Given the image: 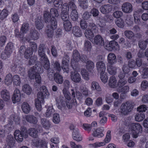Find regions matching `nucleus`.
I'll use <instances>...</instances> for the list:
<instances>
[{
    "label": "nucleus",
    "instance_id": "24",
    "mask_svg": "<svg viewBox=\"0 0 148 148\" xmlns=\"http://www.w3.org/2000/svg\"><path fill=\"white\" fill-rule=\"evenodd\" d=\"M35 26L37 29L39 30L42 29L44 27V24L40 16H38L36 19Z\"/></svg>",
    "mask_w": 148,
    "mask_h": 148
},
{
    "label": "nucleus",
    "instance_id": "27",
    "mask_svg": "<svg viewBox=\"0 0 148 148\" xmlns=\"http://www.w3.org/2000/svg\"><path fill=\"white\" fill-rule=\"evenodd\" d=\"M107 70L108 72L111 75H115L117 73V69L115 66H113L111 65H107Z\"/></svg>",
    "mask_w": 148,
    "mask_h": 148
},
{
    "label": "nucleus",
    "instance_id": "5",
    "mask_svg": "<svg viewBox=\"0 0 148 148\" xmlns=\"http://www.w3.org/2000/svg\"><path fill=\"white\" fill-rule=\"evenodd\" d=\"M133 108L132 103L129 101L123 103L120 107L121 114L123 115H127L132 110Z\"/></svg>",
    "mask_w": 148,
    "mask_h": 148
},
{
    "label": "nucleus",
    "instance_id": "32",
    "mask_svg": "<svg viewBox=\"0 0 148 148\" xmlns=\"http://www.w3.org/2000/svg\"><path fill=\"white\" fill-rule=\"evenodd\" d=\"M21 108L23 111L26 114L29 113L30 110V106L27 102H24L22 103Z\"/></svg>",
    "mask_w": 148,
    "mask_h": 148
},
{
    "label": "nucleus",
    "instance_id": "18",
    "mask_svg": "<svg viewBox=\"0 0 148 148\" xmlns=\"http://www.w3.org/2000/svg\"><path fill=\"white\" fill-rule=\"evenodd\" d=\"M93 42L96 45L100 46H104L103 39L100 35H97L95 37Z\"/></svg>",
    "mask_w": 148,
    "mask_h": 148
},
{
    "label": "nucleus",
    "instance_id": "59",
    "mask_svg": "<svg viewBox=\"0 0 148 148\" xmlns=\"http://www.w3.org/2000/svg\"><path fill=\"white\" fill-rule=\"evenodd\" d=\"M11 53L5 50L4 51L2 52L1 54V58L3 59H5L9 58L11 55Z\"/></svg>",
    "mask_w": 148,
    "mask_h": 148
},
{
    "label": "nucleus",
    "instance_id": "50",
    "mask_svg": "<svg viewBox=\"0 0 148 148\" xmlns=\"http://www.w3.org/2000/svg\"><path fill=\"white\" fill-rule=\"evenodd\" d=\"M87 69L90 71L92 70L94 68V64L91 60H88L86 63Z\"/></svg>",
    "mask_w": 148,
    "mask_h": 148
},
{
    "label": "nucleus",
    "instance_id": "22",
    "mask_svg": "<svg viewBox=\"0 0 148 148\" xmlns=\"http://www.w3.org/2000/svg\"><path fill=\"white\" fill-rule=\"evenodd\" d=\"M108 85L112 88H115L117 87V80L114 76H112L110 77L109 80Z\"/></svg>",
    "mask_w": 148,
    "mask_h": 148
},
{
    "label": "nucleus",
    "instance_id": "64",
    "mask_svg": "<svg viewBox=\"0 0 148 148\" xmlns=\"http://www.w3.org/2000/svg\"><path fill=\"white\" fill-rule=\"evenodd\" d=\"M123 15V12L117 10L115 11L113 14V16L116 18H119L122 17Z\"/></svg>",
    "mask_w": 148,
    "mask_h": 148
},
{
    "label": "nucleus",
    "instance_id": "30",
    "mask_svg": "<svg viewBox=\"0 0 148 148\" xmlns=\"http://www.w3.org/2000/svg\"><path fill=\"white\" fill-rule=\"evenodd\" d=\"M41 123L43 127L46 129H48L50 127V122L46 119H41Z\"/></svg>",
    "mask_w": 148,
    "mask_h": 148
},
{
    "label": "nucleus",
    "instance_id": "17",
    "mask_svg": "<svg viewBox=\"0 0 148 148\" xmlns=\"http://www.w3.org/2000/svg\"><path fill=\"white\" fill-rule=\"evenodd\" d=\"M112 9V6L110 4H107L102 6L100 8V10L103 14H106L110 13Z\"/></svg>",
    "mask_w": 148,
    "mask_h": 148
},
{
    "label": "nucleus",
    "instance_id": "7",
    "mask_svg": "<svg viewBox=\"0 0 148 148\" xmlns=\"http://www.w3.org/2000/svg\"><path fill=\"white\" fill-rule=\"evenodd\" d=\"M97 59H98L99 61L96 64L97 70L100 73H104L106 67L103 62L104 58L102 56L99 55L98 56Z\"/></svg>",
    "mask_w": 148,
    "mask_h": 148
},
{
    "label": "nucleus",
    "instance_id": "39",
    "mask_svg": "<svg viewBox=\"0 0 148 148\" xmlns=\"http://www.w3.org/2000/svg\"><path fill=\"white\" fill-rule=\"evenodd\" d=\"M46 49V47L43 44H41L39 45L38 49V54L39 56L46 55L45 53Z\"/></svg>",
    "mask_w": 148,
    "mask_h": 148
},
{
    "label": "nucleus",
    "instance_id": "33",
    "mask_svg": "<svg viewBox=\"0 0 148 148\" xmlns=\"http://www.w3.org/2000/svg\"><path fill=\"white\" fill-rule=\"evenodd\" d=\"M84 34L86 38L89 40H90L94 36L93 33L91 30L89 29H86L85 30Z\"/></svg>",
    "mask_w": 148,
    "mask_h": 148
},
{
    "label": "nucleus",
    "instance_id": "4",
    "mask_svg": "<svg viewBox=\"0 0 148 148\" xmlns=\"http://www.w3.org/2000/svg\"><path fill=\"white\" fill-rule=\"evenodd\" d=\"M129 130L132 134L133 137L137 138L142 131V127L138 123H133L130 124Z\"/></svg>",
    "mask_w": 148,
    "mask_h": 148
},
{
    "label": "nucleus",
    "instance_id": "25",
    "mask_svg": "<svg viewBox=\"0 0 148 148\" xmlns=\"http://www.w3.org/2000/svg\"><path fill=\"white\" fill-rule=\"evenodd\" d=\"M29 29V25L28 23L25 22L22 25L20 29V32L21 33L24 34L27 33Z\"/></svg>",
    "mask_w": 148,
    "mask_h": 148
},
{
    "label": "nucleus",
    "instance_id": "28",
    "mask_svg": "<svg viewBox=\"0 0 148 148\" xmlns=\"http://www.w3.org/2000/svg\"><path fill=\"white\" fill-rule=\"evenodd\" d=\"M90 88L92 90H96L98 91L101 90V88L99 83L96 81H93L91 82Z\"/></svg>",
    "mask_w": 148,
    "mask_h": 148
},
{
    "label": "nucleus",
    "instance_id": "60",
    "mask_svg": "<svg viewBox=\"0 0 148 148\" xmlns=\"http://www.w3.org/2000/svg\"><path fill=\"white\" fill-rule=\"evenodd\" d=\"M50 13L52 16L51 18H53L54 17H58L59 15L57 10L54 8H52L51 9Z\"/></svg>",
    "mask_w": 148,
    "mask_h": 148
},
{
    "label": "nucleus",
    "instance_id": "53",
    "mask_svg": "<svg viewBox=\"0 0 148 148\" xmlns=\"http://www.w3.org/2000/svg\"><path fill=\"white\" fill-rule=\"evenodd\" d=\"M55 74L54 70L52 69H50L47 71V76L49 79L51 80H52L54 79Z\"/></svg>",
    "mask_w": 148,
    "mask_h": 148
},
{
    "label": "nucleus",
    "instance_id": "40",
    "mask_svg": "<svg viewBox=\"0 0 148 148\" xmlns=\"http://www.w3.org/2000/svg\"><path fill=\"white\" fill-rule=\"evenodd\" d=\"M79 6L83 9H86L88 7V0H78Z\"/></svg>",
    "mask_w": 148,
    "mask_h": 148
},
{
    "label": "nucleus",
    "instance_id": "3",
    "mask_svg": "<svg viewBox=\"0 0 148 148\" xmlns=\"http://www.w3.org/2000/svg\"><path fill=\"white\" fill-rule=\"evenodd\" d=\"M9 121V123L4 127V129L6 132H10L13 130L14 126L12 124L14 122L16 124H19L20 122V119L18 117L12 114L10 116Z\"/></svg>",
    "mask_w": 148,
    "mask_h": 148
},
{
    "label": "nucleus",
    "instance_id": "23",
    "mask_svg": "<svg viewBox=\"0 0 148 148\" xmlns=\"http://www.w3.org/2000/svg\"><path fill=\"white\" fill-rule=\"evenodd\" d=\"M14 138L18 142H22L23 140V137L25 138V136L22 134L20 131L18 130H16L14 132Z\"/></svg>",
    "mask_w": 148,
    "mask_h": 148
},
{
    "label": "nucleus",
    "instance_id": "47",
    "mask_svg": "<svg viewBox=\"0 0 148 148\" xmlns=\"http://www.w3.org/2000/svg\"><path fill=\"white\" fill-rule=\"evenodd\" d=\"M33 53L32 49L30 47H27L24 54V57L26 59L29 58L31 57Z\"/></svg>",
    "mask_w": 148,
    "mask_h": 148
},
{
    "label": "nucleus",
    "instance_id": "52",
    "mask_svg": "<svg viewBox=\"0 0 148 148\" xmlns=\"http://www.w3.org/2000/svg\"><path fill=\"white\" fill-rule=\"evenodd\" d=\"M8 15V11L5 9H3L1 12L0 11V20H3Z\"/></svg>",
    "mask_w": 148,
    "mask_h": 148
},
{
    "label": "nucleus",
    "instance_id": "48",
    "mask_svg": "<svg viewBox=\"0 0 148 148\" xmlns=\"http://www.w3.org/2000/svg\"><path fill=\"white\" fill-rule=\"evenodd\" d=\"M63 93L64 95L65 99V101H70L71 99L70 94L67 89L66 88H63Z\"/></svg>",
    "mask_w": 148,
    "mask_h": 148
},
{
    "label": "nucleus",
    "instance_id": "42",
    "mask_svg": "<svg viewBox=\"0 0 148 148\" xmlns=\"http://www.w3.org/2000/svg\"><path fill=\"white\" fill-rule=\"evenodd\" d=\"M43 17L44 21L47 23H49L51 20V16L49 12L45 11L43 14Z\"/></svg>",
    "mask_w": 148,
    "mask_h": 148
},
{
    "label": "nucleus",
    "instance_id": "63",
    "mask_svg": "<svg viewBox=\"0 0 148 148\" xmlns=\"http://www.w3.org/2000/svg\"><path fill=\"white\" fill-rule=\"evenodd\" d=\"M147 43L145 41L140 40L138 41L139 47L142 49H145L147 47Z\"/></svg>",
    "mask_w": 148,
    "mask_h": 148
},
{
    "label": "nucleus",
    "instance_id": "13",
    "mask_svg": "<svg viewBox=\"0 0 148 148\" xmlns=\"http://www.w3.org/2000/svg\"><path fill=\"white\" fill-rule=\"evenodd\" d=\"M66 8L64 6L61 8V18L64 21H69V11L66 10Z\"/></svg>",
    "mask_w": 148,
    "mask_h": 148
},
{
    "label": "nucleus",
    "instance_id": "1",
    "mask_svg": "<svg viewBox=\"0 0 148 148\" xmlns=\"http://www.w3.org/2000/svg\"><path fill=\"white\" fill-rule=\"evenodd\" d=\"M40 91L37 94V98L35 100V104L37 110L39 111L42 109L41 103L43 102L45 98H47L49 95V92L46 87L42 86L40 88Z\"/></svg>",
    "mask_w": 148,
    "mask_h": 148
},
{
    "label": "nucleus",
    "instance_id": "19",
    "mask_svg": "<svg viewBox=\"0 0 148 148\" xmlns=\"http://www.w3.org/2000/svg\"><path fill=\"white\" fill-rule=\"evenodd\" d=\"M72 136L73 139L77 141H81L82 139V137L79 133L78 129L74 130L73 132Z\"/></svg>",
    "mask_w": 148,
    "mask_h": 148
},
{
    "label": "nucleus",
    "instance_id": "55",
    "mask_svg": "<svg viewBox=\"0 0 148 148\" xmlns=\"http://www.w3.org/2000/svg\"><path fill=\"white\" fill-rule=\"evenodd\" d=\"M81 73L84 79L87 81L89 79V73L86 69H82L81 71Z\"/></svg>",
    "mask_w": 148,
    "mask_h": 148
},
{
    "label": "nucleus",
    "instance_id": "34",
    "mask_svg": "<svg viewBox=\"0 0 148 148\" xmlns=\"http://www.w3.org/2000/svg\"><path fill=\"white\" fill-rule=\"evenodd\" d=\"M6 140L8 144L7 146L13 147L14 145L15 140L12 136L11 135L8 136L6 138Z\"/></svg>",
    "mask_w": 148,
    "mask_h": 148
},
{
    "label": "nucleus",
    "instance_id": "58",
    "mask_svg": "<svg viewBox=\"0 0 148 148\" xmlns=\"http://www.w3.org/2000/svg\"><path fill=\"white\" fill-rule=\"evenodd\" d=\"M13 49V43L11 42H9L8 43L5 49V50L6 51L10 52V53H12Z\"/></svg>",
    "mask_w": 148,
    "mask_h": 148
},
{
    "label": "nucleus",
    "instance_id": "44",
    "mask_svg": "<svg viewBox=\"0 0 148 148\" xmlns=\"http://www.w3.org/2000/svg\"><path fill=\"white\" fill-rule=\"evenodd\" d=\"M12 75L11 74L9 73L6 76L5 79V83L6 85H10L12 84Z\"/></svg>",
    "mask_w": 148,
    "mask_h": 148
},
{
    "label": "nucleus",
    "instance_id": "16",
    "mask_svg": "<svg viewBox=\"0 0 148 148\" xmlns=\"http://www.w3.org/2000/svg\"><path fill=\"white\" fill-rule=\"evenodd\" d=\"M108 62L110 65H112L116 62V56L113 53H109L107 56Z\"/></svg>",
    "mask_w": 148,
    "mask_h": 148
},
{
    "label": "nucleus",
    "instance_id": "11",
    "mask_svg": "<svg viewBox=\"0 0 148 148\" xmlns=\"http://www.w3.org/2000/svg\"><path fill=\"white\" fill-rule=\"evenodd\" d=\"M122 11L125 13H130L133 11V7L132 4L128 2L123 3L121 6Z\"/></svg>",
    "mask_w": 148,
    "mask_h": 148
},
{
    "label": "nucleus",
    "instance_id": "57",
    "mask_svg": "<svg viewBox=\"0 0 148 148\" xmlns=\"http://www.w3.org/2000/svg\"><path fill=\"white\" fill-rule=\"evenodd\" d=\"M15 36L17 38H19L20 40L23 41H25V40H27V39L26 38L23 37V35L21 34H19V30L18 29H16L15 30Z\"/></svg>",
    "mask_w": 148,
    "mask_h": 148
},
{
    "label": "nucleus",
    "instance_id": "49",
    "mask_svg": "<svg viewBox=\"0 0 148 148\" xmlns=\"http://www.w3.org/2000/svg\"><path fill=\"white\" fill-rule=\"evenodd\" d=\"M125 36L129 39L132 40L134 38V33L130 30H126L124 32Z\"/></svg>",
    "mask_w": 148,
    "mask_h": 148
},
{
    "label": "nucleus",
    "instance_id": "31",
    "mask_svg": "<svg viewBox=\"0 0 148 148\" xmlns=\"http://www.w3.org/2000/svg\"><path fill=\"white\" fill-rule=\"evenodd\" d=\"M109 47L111 48L113 50H119V46L118 43L114 40H112L110 41L108 45Z\"/></svg>",
    "mask_w": 148,
    "mask_h": 148
},
{
    "label": "nucleus",
    "instance_id": "15",
    "mask_svg": "<svg viewBox=\"0 0 148 148\" xmlns=\"http://www.w3.org/2000/svg\"><path fill=\"white\" fill-rule=\"evenodd\" d=\"M21 96L19 90L17 88L16 89L14 92L13 96L12 97V100L13 103H15L20 101Z\"/></svg>",
    "mask_w": 148,
    "mask_h": 148
},
{
    "label": "nucleus",
    "instance_id": "51",
    "mask_svg": "<svg viewBox=\"0 0 148 148\" xmlns=\"http://www.w3.org/2000/svg\"><path fill=\"white\" fill-rule=\"evenodd\" d=\"M52 30H54L56 29L57 27V21L56 19L55 18H51V26H49V27Z\"/></svg>",
    "mask_w": 148,
    "mask_h": 148
},
{
    "label": "nucleus",
    "instance_id": "9",
    "mask_svg": "<svg viewBox=\"0 0 148 148\" xmlns=\"http://www.w3.org/2000/svg\"><path fill=\"white\" fill-rule=\"evenodd\" d=\"M70 58L68 55L64 53V56L63 57L61 67L64 72L68 73L69 70V62Z\"/></svg>",
    "mask_w": 148,
    "mask_h": 148
},
{
    "label": "nucleus",
    "instance_id": "6",
    "mask_svg": "<svg viewBox=\"0 0 148 148\" xmlns=\"http://www.w3.org/2000/svg\"><path fill=\"white\" fill-rule=\"evenodd\" d=\"M111 131L108 130L107 133L106 138L103 140V142H97L94 143L90 144V145L93 148H96L105 145L106 143H109L111 139Z\"/></svg>",
    "mask_w": 148,
    "mask_h": 148
},
{
    "label": "nucleus",
    "instance_id": "8",
    "mask_svg": "<svg viewBox=\"0 0 148 148\" xmlns=\"http://www.w3.org/2000/svg\"><path fill=\"white\" fill-rule=\"evenodd\" d=\"M43 72V69L41 67H40L38 66L35 65V66L31 68L29 71L28 75L29 78L31 79H34L35 76L38 73V72L41 73Z\"/></svg>",
    "mask_w": 148,
    "mask_h": 148
},
{
    "label": "nucleus",
    "instance_id": "20",
    "mask_svg": "<svg viewBox=\"0 0 148 148\" xmlns=\"http://www.w3.org/2000/svg\"><path fill=\"white\" fill-rule=\"evenodd\" d=\"M60 102L62 104V106L64 107H65L66 106L69 108L71 109L72 107V104L70 102V101H65V99L64 97L60 96Z\"/></svg>",
    "mask_w": 148,
    "mask_h": 148
},
{
    "label": "nucleus",
    "instance_id": "10",
    "mask_svg": "<svg viewBox=\"0 0 148 148\" xmlns=\"http://www.w3.org/2000/svg\"><path fill=\"white\" fill-rule=\"evenodd\" d=\"M72 56L73 59L71 62V66L73 69L76 70L77 69L75 68V67H76L75 65H77V62L80 60V56L78 51L74 50L73 52Z\"/></svg>",
    "mask_w": 148,
    "mask_h": 148
},
{
    "label": "nucleus",
    "instance_id": "41",
    "mask_svg": "<svg viewBox=\"0 0 148 148\" xmlns=\"http://www.w3.org/2000/svg\"><path fill=\"white\" fill-rule=\"evenodd\" d=\"M63 25L64 29L65 31L68 32L71 30L72 27V24L69 21H64Z\"/></svg>",
    "mask_w": 148,
    "mask_h": 148
},
{
    "label": "nucleus",
    "instance_id": "26",
    "mask_svg": "<svg viewBox=\"0 0 148 148\" xmlns=\"http://www.w3.org/2000/svg\"><path fill=\"white\" fill-rule=\"evenodd\" d=\"M72 33L75 36L80 37L82 35V33L79 27L75 26L73 28Z\"/></svg>",
    "mask_w": 148,
    "mask_h": 148
},
{
    "label": "nucleus",
    "instance_id": "35",
    "mask_svg": "<svg viewBox=\"0 0 148 148\" xmlns=\"http://www.w3.org/2000/svg\"><path fill=\"white\" fill-rule=\"evenodd\" d=\"M26 119L27 122L34 124H36L38 122L36 117L33 115H28L26 116Z\"/></svg>",
    "mask_w": 148,
    "mask_h": 148
},
{
    "label": "nucleus",
    "instance_id": "54",
    "mask_svg": "<svg viewBox=\"0 0 148 148\" xmlns=\"http://www.w3.org/2000/svg\"><path fill=\"white\" fill-rule=\"evenodd\" d=\"M53 69L57 72H60L61 70L60 64L58 61H56L52 64Z\"/></svg>",
    "mask_w": 148,
    "mask_h": 148
},
{
    "label": "nucleus",
    "instance_id": "62",
    "mask_svg": "<svg viewBox=\"0 0 148 148\" xmlns=\"http://www.w3.org/2000/svg\"><path fill=\"white\" fill-rule=\"evenodd\" d=\"M115 22L117 26L120 28H123L124 26V21L122 19L120 18L116 20Z\"/></svg>",
    "mask_w": 148,
    "mask_h": 148
},
{
    "label": "nucleus",
    "instance_id": "46",
    "mask_svg": "<svg viewBox=\"0 0 148 148\" xmlns=\"http://www.w3.org/2000/svg\"><path fill=\"white\" fill-rule=\"evenodd\" d=\"M145 115L143 112H139L135 117V120L138 122L142 121L145 119Z\"/></svg>",
    "mask_w": 148,
    "mask_h": 148
},
{
    "label": "nucleus",
    "instance_id": "38",
    "mask_svg": "<svg viewBox=\"0 0 148 148\" xmlns=\"http://www.w3.org/2000/svg\"><path fill=\"white\" fill-rule=\"evenodd\" d=\"M54 79L55 82L58 84H61L62 83L63 79L62 75L58 73H55Z\"/></svg>",
    "mask_w": 148,
    "mask_h": 148
},
{
    "label": "nucleus",
    "instance_id": "2",
    "mask_svg": "<svg viewBox=\"0 0 148 148\" xmlns=\"http://www.w3.org/2000/svg\"><path fill=\"white\" fill-rule=\"evenodd\" d=\"M75 0H70L68 3H65L62 5V7L65 6L67 10L69 11V8L71 10V17L73 21H76L78 19V16L77 11V6L75 4Z\"/></svg>",
    "mask_w": 148,
    "mask_h": 148
},
{
    "label": "nucleus",
    "instance_id": "61",
    "mask_svg": "<svg viewBox=\"0 0 148 148\" xmlns=\"http://www.w3.org/2000/svg\"><path fill=\"white\" fill-rule=\"evenodd\" d=\"M127 83V79H119L117 83V86H118L119 88H121L126 84Z\"/></svg>",
    "mask_w": 148,
    "mask_h": 148
},
{
    "label": "nucleus",
    "instance_id": "21",
    "mask_svg": "<svg viewBox=\"0 0 148 148\" xmlns=\"http://www.w3.org/2000/svg\"><path fill=\"white\" fill-rule=\"evenodd\" d=\"M104 130L103 127L98 128L93 132L92 134L94 137H97L98 138H101L103 136L104 134L103 132Z\"/></svg>",
    "mask_w": 148,
    "mask_h": 148
},
{
    "label": "nucleus",
    "instance_id": "14",
    "mask_svg": "<svg viewBox=\"0 0 148 148\" xmlns=\"http://www.w3.org/2000/svg\"><path fill=\"white\" fill-rule=\"evenodd\" d=\"M1 97L5 101H8L10 99L9 92L6 89H2L0 92Z\"/></svg>",
    "mask_w": 148,
    "mask_h": 148
},
{
    "label": "nucleus",
    "instance_id": "29",
    "mask_svg": "<svg viewBox=\"0 0 148 148\" xmlns=\"http://www.w3.org/2000/svg\"><path fill=\"white\" fill-rule=\"evenodd\" d=\"M40 34L38 31L35 29H32L30 31V36L34 40H37L39 38Z\"/></svg>",
    "mask_w": 148,
    "mask_h": 148
},
{
    "label": "nucleus",
    "instance_id": "12",
    "mask_svg": "<svg viewBox=\"0 0 148 148\" xmlns=\"http://www.w3.org/2000/svg\"><path fill=\"white\" fill-rule=\"evenodd\" d=\"M75 68H77L78 70V68L76 66L75 67ZM74 72L72 71L71 72V74L70 75V77L71 80L74 82L75 83L79 82L81 80V77L77 71V70H75Z\"/></svg>",
    "mask_w": 148,
    "mask_h": 148
},
{
    "label": "nucleus",
    "instance_id": "36",
    "mask_svg": "<svg viewBox=\"0 0 148 148\" xmlns=\"http://www.w3.org/2000/svg\"><path fill=\"white\" fill-rule=\"evenodd\" d=\"M29 135L34 138H36L38 137V131L34 128H30L28 130Z\"/></svg>",
    "mask_w": 148,
    "mask_h": 148
},
{
    "label": "nucleus",
    "instance_id": "56",
    "mask_svg": "<svg viewBox=\"0 0 148 148\" xmlns=\"http://www.w3.org/2000/svg\"><path fill=\"white\" fill-rule=\"evenodd\" d=\"M60 121V117L59 114L57 113L53 114V121L55 123L58 124Z\"/></svg>",
    "mask_w": 148,
    "mask_h": 148
},
{
    "label": "nucleus",
    "instance_id": "37",
    "mask_svg": "<svg viewBox=\"0 0 148 148\" xmlns=\"http://www.w3.org/2000/svg\"><path fill=\"white\" fill-rule=\"evenodd\" d=\"M55 110L53 108L52 106H49L48 107L47 110L45 114V116L47 117H49L51 116L54 113Z\"/></svg>",
    "mask_w": 148,
    "mask_h": 148
},
{
    "label": "nucleus",
    "instance_id": "43",
    "mask_svg": "<svg viewBox=\"0 0 148 148\" xmlns=\"http://www.w3.org/2000/svg\"><path fill=\"white\" fill-rule=\"evenodd\" d=\"M13 84L16 86H19L21 83V79L19 76L17 75H15L12 77Z\"/></svg>",
    "mask_w": 148,
    "mask_h": 148
},
{
    "label": "nucleus",
    "instance_id": "45",
    "mask_svg": "<svg viewBox=\"0 0 148 148\" xmlns=\"http://www.w3.org/2000/svg\"><path fill=\"white\" fill-rule=\"evenodd\" d=\"M22 90L24 92L28 95L31 94L32 91L31 88L27 84H25L23 86Z\"/></svg>",
    "mask_w": 148,
    "mask_h": 148
}]
</instances>
